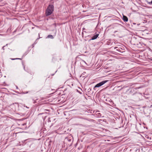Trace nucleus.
Returning <instances> with one entry per match:
<instances>
[{
	"label": "nucleus",
	"mask_w": 152,
	"mask_h": 152,
	"mask_svg": "<svg viewBox=\"0 0 152 152\" xmlns=\"http://www.w3.org/2000/svg\"><path fill=\"white\" fill-rule=\"evenodd\" d=\"M54 7L52 4H50L48 5L46 9L45 14L47 16L50 15L53 12Z\"/></svg>",
	"instance_id": "f257e3e1"
},
{
	"label": "nucleus",
	"mask_w": 152,
	"mask_h": 152,
	"mask_svg": "<svg viewBox=\"0 0 152 152\" xmlns=\"http://www.w3.org/2000/svg\"><path fill=\"white\" fill-rule=\"evenodd\" d=\"M107 81H108V80H104L97 84L94 87V90H95V88H96L99 87H100L101 86H102L104 84L107 83Z\"/></svg>",
	"instance_id": "f03ea898"
},
{
	"label": "nucleus",
	"mask_w": 152,
	"mask_h": 152,
	"mask_svg": "<svg viewBox=\"0 0 152 152\" xmlns=\"http://www.w3.org/2000/svg\"><path fill=\"white\" fill-rule=\"evenodd\" d=\"M99 35V34H96L94 35V36H93L92 37L91 39H90L89 40V41H90L91 40H94V39H96L97 38V37H98Z\"/></svg>",
	"instance_id": "7ed1b4c3"
},
{
	"label": "nucleus",
	"mask_w": 152,
	"mask_h": 152,
	"mask_svg": "<svg viewBox=\"0 0 152 152\" xmlns=\"http://www.w3.org/2000/svg\"><path fill=\"white\" fill-rule=\"evenodd\" d=\"M123 19L124 22H127L128 21L127 17L124 15H123Z\"/></svg>",
	"instance_id": "20e7f679"
},
{
	"label": "nucleus",
	"mask_w": 152,
	"mask_h": 152,
	"mask_svg": "<svg viewBox=\"0 0 152 152\" xmlns=\"http://www.w3.org/2000/svg\"><path fill=\"white\" fill-rule=\"evenodd\" d=\"M47 38H50L51 39H53L54 38V37L53 36L51 35H48L47 36Z\"/></svg>",
	"instance_id": "39448f33"
},
{
	"label": "nucleus",
	"mask_w": 152,
	"mask_h": 152,
	"mask_svg": "<svg viewBox=\"0 0 152 152\" xmlns=\"http://www.w3.org/2000/svg\"><path fill=\"white\" fill-rule=\"evenodd\" d=\"M11 59L12 60H17V59H19V60H21V58H11Z\"/></svg>",
	"instance_id": "423d86ee"
},
{
	"label": "nucleus",
	"mask_w": 152,
	"mask_h": 152,
	"mask_svg": "<svg viewBox=\"0 0 152 152\" xmlns=\"http://www.w3.org/2000/svg\"><path fill=\"white\" fill-rule=\"evenodd\" d=\"M52 119V118H49L48 119V122H51V120H50V119Z\"/></svg>",
	"instance_id": "0eeeda50"
},
{
	"label": "nucleus",
	"mask_w": 152,
	"mask_h": 152,
	"mask_svg": "<svg viewBox=\"0 0 152 152\" xmlns=\"http://www.w3.org/2000/svg\"><path fill=\"white\" fill-rule=\"evenodd\" d=\"M67 140L69 141V142H71V140L70 139H69V138H68L67 139Z\"/></svg>",
	"instance_id": "6e6552de"
},
{
	"label": "nucleus",
	"mask_w": 152,
	"mask_h": 152,
	"mask_svg": "<svg viewBox=\"0 0 152 152\" xmlns=\"http://www.w3.org/2000/svg\"><path fill=\"white\" fill-rule=\"evenodd\" d=\"M45 114H46V113H41L39 114V115H41Z\"/></svg>",
	"instance_id": "1a4fd4ad"
},
{
	"label": "nucleus",
	"mask_w": 152,
	"mask_h": 152,
	"mask_svg": "<svg viewBox=\"0 0 152 152\" xmlns=\"http://www.w3.org/2000/svg\"><path fill=\"white\" fill-rule=\"evenodd\" d=\"M22 64H23V67L24 69V70H25V66L23 64V62H22Z\"/></svg>",
	"instance_id": "9d476101"
},
{
	"label": "nucleus",
	"mask_w": 152,
	"mask_h": 152,
	"mask_svg": "<svg viewBox=\"0 0 152 152\" xmlns=\"http://www.w3.org/2000/svg\"><path fill=\"white\" fill-rule=\"evenodd\" d=\"M33 101H34V104H35V103L37 102H36V101H35L34 100V99H33Z\"/></svg>",
	"instance_id": "9b49d317"
},
{
	"label": "nucleus",
	"mask_w": 152,
	"mask_h": 152,
	"mask_svg": "<svg viewBox=\"0 0 152 152\" xmlns=\"http://www.w3.org/2000/svg\"><path fill=\"white\" fill-rule=\"evenodd\" d=\"M147 2L148 3V4H151V2H148V1H147Z\"/></svg>",
	"instance_id": "f8f14e48"
},
{
	"label": "nucleus",
	"mask_w": 152,
	"mask_h": 152,
	"mask_svg": "<svg viewBox=\"0 0 152 152\" xmlns=\"http://www.w3.org/2000/svg\"><path fill=\"white\" fill-rule=\"evenodd\" d=\"M24 107H26L27 108H29V107H28L27 106H25V105H24Z\"/></svg>",
	"instance_id": "ddd939ff"
},
{
	"label": "nucleus",
	"mask_w": 152,
	"mask_h": 152,
	"mask_svg": "<svg viewBox=\"0 0 152 152\" xmlns=\"http://www.w3.org/2000/svg\"><path fill=\"white\" fill-rule=\"evenodd\" d=\"M98 114H99L98 116H101V114L100 113H99Z\"/></svg>",
	"instance_id": "4468645a"
},
{
	"label": "nucleus",
	"mask_w": 152,
	"mask_h": 152,
	"mask_svg": "<svg viewBox=\"0 0 152 152\" xmlns=\"http://www.w3.org/2000/svg\"><path fill=\"white\" fill-rule=\"evenodd\" d=\"M140 25V23H139V24H137V26H139V25Z\"/></svg>",
	"instance_id": "2eb2a0df"
},
{
	"label": "nucleus",
	"mask_w": 152,
	"mask_h": 152,
	"mask_svg": "<svg viewBox=\"0 0 152 152\" xmlns=\"http://www.w3.org/2000/svg\"><path fill=\"white\" fill-rule=\"evenodd\" d=\"M151 3L152 4V1H151Z\"/></svg>",
	"instance_id": "dca6fc26"
},
{
	"label": "nucleus",
	"mask_w": 152,
	"mask_h": 152,
	"mask_svg": "<svg viewBox=\"0 0 152 152\" xmlns=\"http://www.w3.org/2000/svg\"><path fill=\"white\" fill-rule=\"evenodd\" d=\"M133 24H134V25H135V24H136V23H133Z\"/></svg>",
	"instance_id": "f3484780"
},
{
	"label": "nucleus",
	"mask_w": 152,
	"mask_h": 152,
	"mask_svg": "<svg viewBox=\"0 0 152 152\" xmlns=\"http://www.w3.org/2000/svg\"><path fill=\"white\" fill-rule=\"evenodd\" d=\"M4 46H3V47H2V49H4Z\"/></svg>",
	"instance_id": "a211bd4d"
},
{
	"label": "nucleus",
	"mask_w": 152,
	"mask_h": 152,
	"mask_svg": "<svg viewBox=\"0 0 152 152\" xmlns=\"http://www.w3.org/2000/svg\"><path fill=\"white\" fill-rule=\"evenodd\" d=\"M16 88H18V87L17 86H16Z\"/></svg>",
	"instance_id": "6ab92c4d"
},
{
	"label": "nucleus",
	"mask_w": 152,
	"mask_h": 152,
	"mask_svg": "<svg viewBox=\"0 0 152 152\" xmlns=\"http://www.w3.org/2000/svg\"><path fill=\"white\" fill-rule=\"evenodd\" d=\"M151 60L152 61V58L151 59Z\"/></svg>",
	"instance_id": "aec40b11"
},
{
	"label": "nucleus",
	"mask_w": 152,
	"mask_h": 152,
	"mask_svg": "<svg viewBox=\"0 0 152 152\" xmlns=\"http://www.w3.org/2000/svg\"><path fill=\"white\" fill-rule=\"evenodd\" d=\"M83 29H85L84 28H83Z\"/></svg>",
	"instance_id": "412c9836"
}]
</instances>
